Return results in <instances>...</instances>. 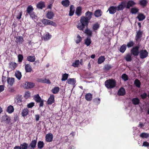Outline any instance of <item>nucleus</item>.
<instances>
[{
	"label": "nucleus",
	"instance_id": "obj_9",
	"mask_svg": "<svg viewBox=\"0 0 149 149\" xmlns=\"http://www.w3.org/2000/svg\"><path fill=\"white\" fill-rule=\"evenodd\" d=\"M116 10H117L116 6H111L109 8L107 11H109V14H113L116 13Z\"/></svg>",
	"mask_w": 149,
	"mask_h": 149
},
{
	"label": "nucleus",
	"instance_id": "obj_27",
	"mask_svg": "<svg viewBox=\"0 0 149 149\" xmlns=\"http://www.w3.org/2000/svg\"><path fill=\"white\" fill-rule=\"evenodd\" d=\"M67 82L68 84L74 85L76 82V79L74 78H69Z\"/></svg>",
	"mask_w": 149,
	"mask_h": 149
},
{
	"label": "nucleus",
	"instance_id": "obj_61",
	"mask_svg": "<svg viewBox=\"0 0 149 149\" xmlns=\"http://www.w3.org/2000/svg\"><path fill=\"white\" fill-rule=\"evenodd\" d=\"M140 96L141 97V98L143 100H145L146 99L148 96L147 94L145 92L141 94L140 95Z\"/></svg>",
	"mask_w": 149,
	"mask_h": 149
},
{
	"label": "nucleus",
	"instance_id": "obj_5",
	"mask_svg": "<svg viewBox=\"0 0 149 149\" xmlns=\"http://www.w3.org/2000/svg\"><path fill=\"white\" fill-rule=\"evenodd\" d=\"M10 118L7 115L3 116L2 118V122H5L6 124H9L10 122Z\"/></svg>",
	"mask_w": 149,
	"mask_h": 149
},
{
	"label": "nucleus",
	"instance_id": "obj_46",
	"mask_svg": "<svg viewBox=\"0 0 149 149\" xmlns=\"http://www.w3.org/2000/svg\"><path fill=\"white\" fill-rule=\"evenodd\" d=\"M27 60L31 62H33L35 61V57L34 56H29L27 58Z\"/></svg>",
	"mask_w": 149,
	"mask_h": 149
},
{
	"label": "nucleus",
	"instance_id": "obj_2",
	"mask_svg": "<svg viewBox=\"0 0 149 149\" xmlns=\"http://www.w3.org/2000/svg\"><path fill=\"white\" fill-rule=\"evenodd\" d=\"M89 21L85 17V16L81 17L80 22L78 23V25H77V28L80 30L83 31L85 27H88Z\"/></svg>",
	"mask_w": 149,
	"mask_h": 149
},
{
	"label": "nucleus",
	"instance_id": "obj_50",
	"mask_svg": "<svg viewBox=\"0 0 149 149\" xmlns=\"http://www.w3.org/2000/svg\"><path fill=\"white\" fill-rule=\"evenodd\" d=\"M125 59L127 61H130L132 60L131 55L130 54H127L125 57Z\"/></svg>",
	"mask_w": 149,
	"mask_h": 149
},
{
	"label": "nucleus",
	"instance_id": "obj_12",
	"mask_svg": "<svg viewBox=\"0 0 149 149\" xmlns=\"http://www.w3.org/2000/svg\"><path fill=\"white\" fill-rule=\"evenodd\" d=\"M82 10V7L80 6L77 7L76 8L75 13L78 17L80 16L81 15Z\"/></svg>",
	"mask_w": 149,
	"mask_h": 149
},
{
	"label": "nucleus",
	"instance_id": "obj_1",
	"mask_svg": "<svg viewBox=\"0 0 149 149\" xmlns=\"http://www.w3.org/2000/svg\"><path fill=\"white\" fill-rule=\"evenodd\" d=\"M139 46L134 47L131 50V54L135 56H137L139 54L140 58L141 59L148 57V52L146 49H142L139 52Z\"/></svg>",
	"mask_w": 149,
	"mask_h": 149
},
{
	"label": "nucleus",
	"instance_id": "obj_51",
	"mask_svg": "<svg viewBox=\"0 0 149 149\" xmlns=\"http://www.w3.org/2000/svg\"><path fill=\"white\" fill-rule=\"evenodd\" d=\"M140 136L142 138H147L149 136V134L146 133H142L140 134Z\"/></svg>",
	"mask_w": 149,
	"mask_h": 149
},
{
	"label": "nucleus",
	"instance_id": "obj_54",
	"mask_svg": "<svg viewBox=\"0 0 149 149\" xmlns=\"http://www.w3.org/2000/svg\"><path fill=\"white\" fill-rule=\"evenodd\" d=\"M23 56L22 54H19L18 55V61L19 63H21L23 59Z\"/></svg>",
	"mask_w": 149,
	"mask_h": 149
},
{
	"label": "nucleus",
	"instance_id": "obj_37",
	"mask_svg": "<svg viewBox=\"0 0 149 149\" xmlns=\"http://www.w3.org/2000/svg\"><path fill=\"white\" fill-rule=\"evenodd\" d=\"M54 15V14L53 12L50 11L48 12L46 15V17L49 19L52 18Z\"/></svg>",
	"mask_w": 149,
	"mask_h": 149
},
{
	"label": "nucleus",
	"instance_id": "obj_40",
	"mask_svg": "<svg viewBox=\"0 0 149 149\" xmlns=\"http://www.w3.org/2000/svg\"><path fill=\"white\" fill-rule=\"evenodd\" d=\"M60 91V88L58 87H54L52 89L51 91L54 94H56L57 93Z\"/></svg>",
	"mask_w": 149,
	"mask_h": 149
},
{
	"label": "nucleus",
	"instance_id": "obj_10",
	"mask_svg": "<svg viewBox=\"0 0 149 149\" xmlns=\"http://www.w3.org/2000/svg\"><path fill=\"white\" fill-rule=\"evenodd\" d=\"M37 81L39 82L48 84H50L51 83L49 79L46 78H38L37 79Z\"/></svg>",
	"mask_w": 149,
	"mask_h": 149
},
{
	"label": "nucleus",
	"instance_id": "obj_30",
	"mask_svg": "<svg viewBox=\"0 0 149 149\" xmlns=\"http://www.w3.org/2000/svg\"><path fill=\"white\" fill-rule=\"evenodd\" d=\"M132 101V104L135 105L139 104L140 103V100L137 97L133 98Z\"/></svg>",
	"mask_w": 149,
	"mask_h": 149
},
{
	"label": "nucleus",
	"instance_id": "obj_3",
	"mask_svg": "<svg viewBox=\"0 0 149 149\" xmlns=\"http://www.w3.org/2000/svg\"><path fill=\"white\" fill-rule=\"evenodd\" d=\"M116 85V81L113 79H109L105 82V86L108 89H111L115 87Z\"/></svg>",
	"mask_w": 149,
	"mask_h": 149
},
{
	"label": "nucleus",
	"instance_id": "obj_62",
	"mask_svg": "<svg viewBox=\"0 0 149 149\" xmlns=\"http://www.w3.org/2000/svg\"><path fill=\"white\" fill-rule=\"evenodd\" d=\"M34 105V102H31L28 104L27 105V107L28 108H31Z\"/></svg>",
	"mask_w": 149,
	"mask_h": 149
},
{
	"label": "nucleus",
	"instance_id": "obj_63",
	"mask_svg": "<svg viewBox=\"0 0 149 149\" xmlns=\"http://www.w3.org/2000/svg\"><path fill=\"white\" fill-rule=\"evenodd\" d=\"M68 137L67 136H64L62 139L63 141L64 142H68Z\"/></svg>",
	"mask_w": 149,
	"mask_h": 149
},
{
	"label": "nucleus",
	"instance_id": "obj_8",
	"mask_svg": "<svg viewBox=\"0 0 149 149\" xmlns=\"http://www.w3.org/2000/svg\"><path fill=\"white\" fill-rule=\"evenodd\" d=\"M53 135L52 133H48L45 136L46 141L47 142H51L52 141Z\"/></svg>",
	"mask_w": 149,
	"mask_h": 149
},
{
	"label": "nucleus",
	"instance_id": "obj_11",
	"mask_svg": "<svg viewBox=\"0 0 149 149\" xmlns=\"http://www.w3.org/2000/svg\"><path fill=\"white\" fill-rule=\"evenodd\" d=\"M125 89L123 87H122L118 90L117 95L119 96H123L125 94Z\"/></svg>",
	"mask_w": 149,
	"mask_h": 149
},
{
	"label": "nucleus",
	"instance_id": "obj_29",
	"mask_svg": "<svg viewBox=\"0 0 149 149\" xmlns=\"http://www.w3.org/2000/svg\"><path fill=\"white\" fill-rule=\"evenodd\" d=\"M61 3L64 6L68 7L70 4V2L69 0H64L61 2Z\"/></svg>",
	"mask_w": 149,
	"mask_h": 149
},
{
	"label": "nucleus",
	"instance_id": "obj_35",
	"mask_svg": "<svg viewBox=\"0 0 149 149\" xmlns=\"http://www.w3.org/2000/svg\"><path fill=\"white\" fill-rule=\"evenodd\" d=\"M15 75L19 80H20L22 77L21 73L19 71H17L16 72Z\"/></svg>",
	"mask_w": 149,
	"mask_h": 149
},
{
	"label": "nucleus",
	"instance_id": "obj_13",
	"mask_svg": "<svg viewBox=\"0 0 149 149\" xmlns=\"http://www.w3.org/2000/svg\"><path fill=\"white\" fill-rule=\"evenodd\" d=\"M102 14V12L100 9H98L96 10L94 13V14L95 17H101Z\"/></svg>",
	"mask_w": 149,
	"mask_h": 149
},
{
	"label": "nucleus",
	"instance_id": "obj_39",
	"mask_svg": "<svg viewBox=\"0 0 149 149\" xmlns=\"http://www.w3.org/2000/svg\"><path fill=\"white\" fill-rule=\"evenodd\" d=\"M16 99L17 103H20L22 101V95H18L16 96Z\"/></svg>",
	"mask_w": 149,
	"mask_h": 149
},
{
	"label": "nucleus",
	"instance_id": "obj_64",
	"mask_svg": "<svg viewBox=\"0 0 149 149\" xmlns=\"http://www.w3.org/2000/svg\"><path fill=\"white\" fill-rule=\"evenodd\" d=\"M22 143L20 144V146H16L14 147L13 149H22Z\"/></svg>",
	"mask_w": 149,
	"mask_h": 149
},
{
	"label": "nucleus",
	"instance_id": "obj_55",
	"mask_svg": "<svg viewBox=\"0 0 149 149\" xmlns=\"http://www.w3.org/2000/svg\"><path fill=\"white\" fill-rule=\"evenodd\" d=\"M121 78L125 81H126L128 80V77L125 74H123L121 76Z\"/></svg>",
	"mask_w": 149,
	"mask_h": 149
},
{
	"label": "nucleus",
	"instance_id": "obj_60",
	"mask_svg": "<svg viewBox=\"0 0 149 149\" xmlns=\"http://www.w3.org/2000/svg\"><path fill=\"white\" fill-rule=\"evenodd\" d=\"M30 93L29 91H27L25 93L24 97L26 99H27L30 97Z\"/></svg>",
	"mask_w": 149,
	"mask_h": 149
},
{
	"label": "nucleus",
	"instance_id": "obj_17",
	"mask_svg": "<svg viewBox=\"0 0 149 149\" xmlns=\"http://www.w3.org/2000/svg\"><path fill=\"white\" fill-rule=\"evenodd\" d=\"M54 101V96L53 95H51L48 100L47 103L48 104H52Z\"/></svg>",
	"mask_w": 149,
	"mask_h": 149
},
{
	"label": "nucleus",
	"instance_id": "obj_21",
	"mask_svg": "<svg viewBox=\"0 0 149 149\" xmlns=\"http://www.w3.org/2000/svg\"><path fill=\"white\" fill-rule=\"evenodd\" d=\"M84 32L88 36V37L90 36L89 37L90 38L92 36L93 34L92 31L88 28V27H87L85 30Z\"/></svg>",
	"mask_w": 149,
	"mask_h": 149
},
{
	"label": "nucleus",
	"instance_id": "obj_31",
	"mask_svg": "<svg viewBox=\"0 0 149 149\" xmlns=\"http://www.w3.org/2000/svg\"><path fill=\"white\" fill-rule=\"evenodd\" d=\"M137 18L139 21H141L145 19L146 16L143 14L141 13L138 15Z\"/></svg>",
	"mask_w": 149,
	"mask_h": 149
},
{
	"label": "nucleus",
	"instance_id": "obj_4",
	"mask_svg": "<svg viewBox=\"0 0 149 149\" xmlns=\"http://www.w3.org/2000/svg\"><path fill=\"white\" fill-rule=\"evenodd\" d=\"M41 22L45 25H50L54 26H56L55 22L48 19H43L42 20Z\"/></svg>",
	"mask_w": 149,
	"mask_h": 149
},
{
	"label": "nucleus",
	"instance_id": "obj_47",
	"mask_svg": "<svg viewBox=\"0 0 149 149\" xmlns=\"http://www.w3.org/2000/svg\"><path fill=\"white\" fill-rule=\"evenodd\" d=\"M134 42L133 41H130L127 43L126 47L127 46L128 48L131 47L134 45Z\"/></svg>",
	"mask_w": 149,
	"mask_h": 149
},
{
	"label": "nucleus",
	"instance_id": "obj_49",
	"mask_svg": "<svg viewBox=\"0 0 149 149\" xmlns=\"http://www.w3.org/2000/svg\"><path fill=\"white\" fill-rule=\"evenodd\" d=\"M52 36L49 33L44 35L42 37L45 40H47L51 38Z\"/></svg>",
	"mask_w": 149,
	"mask_h": 149
},
{
	"label": "nucleus",
	"instance_id": "obj_34",
	"mask_svg": "<svg viewBox=\"0 0 149 149\" xmlns=\"http://www.w3.org/2000/svg\"><path fill=\"white\" fill-rule=\"evenodd\" d=\"M17 43L19 44H21L24 41L23 38L22 36H19L16 38Z\"/></svg>",
	"mask_w": 149,
	"mask_h": 149
},
{
	"label": "nucleus",
	"instance_id": "obj_53",
	"mask_svg": "<svg viewBox=\"0 0 149 149\" xmlns=\"http://www.w3.org/2000/svg\"><path fill=\"white\" fill-rule=\"evenodd\" d=\"M29 14L30 17L32 18V19H33L34 20L37 19V17L35 13L34 12H32Z\"/></svg>",
	"mask_w": 149,
	"mask_h": 149
},
{
	"label": "nucleus",
	"instance_id": "obj_22",
	"mask_svg": "<svg viewBox=\"0 0 149 149\" xmlns=\"http://www.w3.org/2000/svg\"><path fill=\"white\" fill-rule=\"evenodd\" d=\"M29 110L27 108H25L23 109L21 112L22 116L24 117L28 115L29 113Z\"/></svg>",
	"mask_w": 149,
	"mask_h": 149
},
{
	"label": "nucleus",
	"instance_id": "obj_28",
	"mask_svg": "<svg viewBox=\"0 0 149 149\" xmlns=\"http://www.w3.org/2000/svg\"><path fill=\"white\" fill-rule=\"evenodd\" d=\"M93 98L92 95L91 93H87L85 96V99L87 101H90L92 100Z\"/></svg>",
	"mask_w": 149,
	"mask_h": 149
},
{
	"label": "nucleus",
	"instance_id": "obj_56",
	"mask_svg": "<svg viewBox=\"0 0 149 149\" xmlns=\"http://www.w3.org/2000/svg\"><path fill=\"white\" fill-rule=\"evenodd\" d=\"M79 60H76L72 64V66L74 67H77L79 64Z\"/></svg>",
	"mask_w": 149,
	"mask_h": 149
},
{
	"label": "nucleus",
	"instance_id": "obj_7",
	"mask_svg": "<svg viewBox=\"0 0 149 149\" xmlns=\"http://www.w3.org/2000/svg\"><path fill=\"white\" fill-rule=\"evenodd\" d=\"M7 81L8 84L11 86H12L15 82V79L13 77H7Z\"/></svg>",
	"mask_w": 149,
	"mask_h": 149
},
{
	"label": "nucleus",
	"instance_id": "obj_43",
	"mask_svg": "<svg viewBox=\"0 0 149 149\" xmlns=\"http://www.w3.org/2000/svg\"><path fill=\"white\" fill-rule=\"evenodd\" d=\"M33 98L37 103L39 102L41 100V99L38 94L34 95Z\"/></svg>",
	"mask_w": 149,
	"mask_h": 149
},
{
	"label": "nucleus",
	"instance_id": "obj_58",
	"mask_svg": "<svg viewBox=\"0 0 149 149\" xmlns=\"http://www.w3.org/2000/svg\"><path fill=\"white\" fill-rule=\"evenodd\" d=\"M77 39L76 40V42L77 44H78L81 42L82 40V38L79 34L77 35Z\"/></svg>",
	"mask_w": 149,
	"mask_h": 149
},
{
	"label": "nucleus",
	"instance_id": "obj_20",
	"mask_svg": "<svg viewBox=\"0 0 149 149\" xmlns=\"http://www.w3.org/2000/svg\"><path fill=\"white\" fill-rule=\"evenodd\" d=\"M36 6L37 8L42 9L45 7V3L43 1H40L38 3Z\"/></svg>",
	"mask_w": 149,
	"mask_h": 149
},
{
	"label": "nucleus",
	"instance_id": "obj_14",
	"mask_svg": "<svg viewBox=\"0 0 149 149\" xmlns=\"http://www.w3.org/2000/svg\"><path fill=\"white\" fill-rule=\"evenodd\" d=\"M143 31L139 30L136 32V34L135 37V40L136 41H138L139 39L142 36Z\"/></svg>",
	"mask_w": 149,
	"mask_h": 149
},
{
	"label": "nucleus",
	"instance_id": "obj_45",
	"mask_svg": "<svg viewBox=\"0 0 149 149\" xmlns=\"http://www.w3.org/2000/svg\"><path fill=\"white\" fill-rule=\"evenodd\" d=\"M100 25L97 22L93 24L92 26V29L94 31L97 30L99 28Z\"/></svg>",
	"mask_w": 149,
	"mask_h": 149
},
{
	"label": "nucleus",
	"instance_id": "obj_48",
	"mask_svg": "<svg viewBox=\"0 0 149 149\" xmlns=\"http://www.w3.org/2000/svg\"><path fill=\"white\" fill-rule=\"evenodd\" d=\"M139 11V9L137 8H132L130 10V12L132 14H135L137 13Z\"/></svg>",
	"mask_w": 149,
	"mask_h": 149
},
{
	"label": "nucleus",
	"instance_id": "obj_18",
	"mask_svg": "<svg viewBox=\"0 0 149 149\" xmlns=\"http://www.w3.org/2000/svg\"><path fill=\"white\" fill-rule=\"evenodd\" d=\"M37 143V139L36 138V140H32L29 145L33 148V149H35L36 147Z\"/></svg>",
	"mask_w": 149,
	"mask_h": 149
},
{
	"label": "nucleus",
	"instance_id": "obj_59",
	"mask_svg": "<svg viewBox=\"0 0 149 149\" xmlns=\"http://www.w3.org/2000/svg\"><path fill=\"white\" fill-rule=\"evenodd\" d=\"M94 102L96 104H99L100 102V98H95L93 100Z\"/></svg>",
	"mask_w": 149,
	"mask_h": 149
},
{
	"label": "nucleus",
	"instance_id": "obj_24",
	"mask_svg": "<svg viewBox=\"0 0 149 149\" xmlns=\"http://www.w3.org/2000/svg\"><path fill=\"white\" fill-rule=\"evenodd\" d=\"M148 3V2L147 0H141L139 2V4L143 8L146 6Z\"/></svg>",
	"mask_w": 149,
	"mask_h": 149
},
{
	"label": "nucleus",
	"instance_id": "obj_42",
	"mask_svg": "<svg viewBox=\"0 0 149 149\" xmlns=\"http://www.w3.org/2000/svg\"><path fill=\"white\" fill-rule=\"evenodd\" d=\"M105 59L104 56H101L98 58L97 63L98 64H100L103 62Z\"/></svg>",
	"mask_w": 149,
	"mask_h": 149
},
{
	"label": "nucleus",
	"instance_id": "obj_44",
	"mask_svg": "<svg viewBox=\"0 0 149 149\" xmlns=\"http://www.w3.org/2000/svg\"><path fill=\"white\" fill-rule=\"evenodd\" d=\"M134 84L138 88H140V87L141 85V82L138 79H136L134 81Z\"/></svg>",
	"mask_w": 149,
	"mask_h": 149
},
{
	"label": "nucleus",
	"instance_id": "obj_32",
	"mask_svg": "<svg viewBox=\"0 0 149 149\" xmlns=\"http://www.w3.org/2000/svg\"><path fill=\"white\" fill-rule=\"evenodd\" d=\"M127 49L126 45L123 44L118 49L119 51L122 53H123Z\"/></svg>",
	"mask_w": 149,
	"mask_h": 149
},
{
	"label": "nucleus",
	"instance_id": "obj_19",
	"mask_svg": "<svg viewBox=\"0 0 149 149\" xmlns=\"http://www.w3.org/2000/svg\"><path fill=\"white\" fill-rule=\"evenodd\" d=\"M25 84L26 88L27 89L31 88H33L35 86V84L31 82H26Z\"/></svg>",
	"mask_w": 149,
	"mask_h": 149
},
{
	"label": "nucleus",
	"instance_id": "obj_26",
	"mask_svg": "<svg viewBox=\"0 0 149 149\" xmlns=\"http://www.w3.org/2000/svg\"><path fill=\"white\" fill-rule=\"evenodd\" d=\"M25 69L26 72H31L32 70L31 66L28 64L25 65Z\"/></svg>",
	"mask_w": 149,
	"mask_h": 149
},
{
	"label": "nucleus",
	"instance_id": "obj_25",
	"mask_svg": "<svg viewBox=\"0 0 149 149\" xmlns=\"http://www.w3.org/2000/svg\"><path fill=\"white\" fill-rule=\"evenodd\" d=\"M9 65V68H11L13 70H14L17 65V64L14 62H10Z\"/></svg>",
	"mask_w": 149,
	"mask_h": 149
},
{
	"label": "nucleus",
	"instance_id": "obj_36",
	"mask_svg": "<svg viewBox=\"0 0 149 149\" xmlns=\"http://www.w3.org/2000/svg\"><path fill=\"white\" fill-rule=\"evenodd\" d=\"M14 111L13 107L11 105H10L7 108L6 111L9 113H13Z\"/></svg>",
	"mask_w": 149,
	"mask_h": 149
},
{
	"label": "nucleus",
	"instance_id": "obj_57",
	"mask_svg": "<svg viewBox=\"0 0 149 149\" xmlns=\"http://www.w3.org/2000/svg\"><path fill=\"white\" fill-rule=\"evenodd\" d=\"M112 68L111 65L109 64L106 65L104 66V70H108Z\"/></svg>",
	"mask_w": 149,
	"mask_h": 149
},
{
	"label": "nucleus",
	"instance_id": "obj_41",
	"mask_svg": "<svg viewBox=\"0 0 149 149\" xmlns=\"http://www.w3.org/2000/svg\"><path fill=\"white\" fill-rule=\"evenodd\" d=\"M44 145V143L43 141H39L38 143V148L41 149L43 147Z\"/></svg>",
	"mask_w": 149,
	"mask_h": 149
},
{
	"label": "nucleus",
	"instance_id": "obj_52",
	"mask_svg": "<svg viewBox=\"0 0 149 149\" xmlns=\"http://www.w3.org/2000/svg\"><path fill=\"white\" fill-rule=\"evenodd\" d=\"M68 77V74L65 73L62 75V78L61 79L62 81H65L67 79Z\"/></svg>",
	"mask_w": 149,
	"mask_h": 149
},
{
	"label": "nucleus",
	"instance_id": "obj_23",
	"mask_svg": "<svg viewBox=\"0 0 149 149\" xmlns=\"http://www.w3.org/2000/svg\"><path fill=\"white\" fill-rule=\"evenodd\" d=\"M75 11V8L73 5H70L69 11V15L72 16L73 15Z\"/></svg>",
	"mask_w": 149,
	"mask_h": 149
},
{
	"label": "nucleus",
	"instance_id": "obj_33",
	"mask_svg": "<svg viewBox=\"0 0 149 149\" xmlns=\"http://www.w3.org/2000/svg\"><path fill=\"white\" fill-rule=\"evenodd\" d=\"M91 43V41L90 37H88L84 40V43L87 46H89Z\"/></svg>",
	"mask_w": 149,
	"mask_h": 149
},
{
	"label": "nucleus",
	"instance_id": "obj_6",
	"mask_svg": "<svg viewBox=\"0 0 149 149\" xmlns=\"http://www.w3.org/2000/svg\"><path fill=\"white\" fill-rule=\"evenodd\" d=\"M117 11L123 10L125 7V2L124 1L122 2L117 6H116Z\"/></svg>",
	"mask_w": 149,
	"mask_h": 149
},
{
	"label": "nucleus",
	"instance_id": "obj_15",
	"mask_svg": "<svg viewBox=\"0 0 149 149\" xmlns=\"http://www.w3.org/2000/svg\"><path fill=\"white\" fill-rule=\"evenodd\" d=\"M93 13L92 12L88 11L85 13V17L89 21L92 17Z\"/></svg>",
	"mask_w": 149,
	"mask_h": 149
},
{
	"label": "nucleus",
	"instance_id": "obj_38",
	"mask_svg": "<svg viewBox=\"0 0 149 149\" xmlns=\"http://www.w3.org/2000/svg\"><path fill=\"white\" fill-rule=\"evenodd\" d=\"M33 7L31 5H29L27 8L26 11L28 14H30L33 12Z\"/></svg>",
	"mask_w": 149,
	"mask_h": 149
},
{
	"label": "nucleus",
	"instance_id": "obj_16",
	"mask_svg": "<svg viewBox=\"0 0 149 149\" xmlns=\"http://www.w3.org/2000/svg\"><path fill=\"white\" fill-rule=\"evenodd\" d=\"M136 3L132 0L128 1L127 3L126 8L128 9L130 8L131 7H132L135 5Z\"/></svg>",
	"mask_w": 149,
	"mask_h": 149
}]
</instances>
